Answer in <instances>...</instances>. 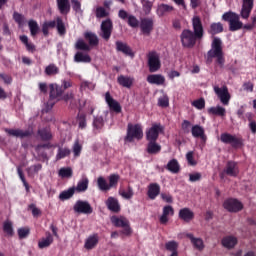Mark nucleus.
<instances>
[{
    "mask_svg": "<svg viewBox=\"0 0 256 256\" xmlns=\"http://www.w3.org/2000/svg\"><path fill=\"white\" fill-rule=\"evenodd\" d=\"M192 29H184L180 34V41L182 47L185 49H193L197 45V41H201L205 35V30L203 29V22L201 17L194 16L192 18Z\"/></svg>",
    "mask_w": 256,
    "mask_h": 256,
    "instance_id": "nucleus-1",
    "label": "nucleus"
},
{
    "mask_svg": "<svg viewBox=\"0 0 256 256\" xmlns=\"http://www.w3.org/2000/svg\"><path fill=\"white\" fill-rule=\"evenodd\" d=\"M212 59H216V63L220 67H224L225 55L223 54V42L219 38L213 39L211 49L207 52V61H212Z\"/></svg>",
    "mask_w": 256,
    "mask_h": 256,
    "instance_id": "nucleus-2",
    "label": "nucleus"
},
{
    "mask_svg": "<svg viewBox=\"0 0 256 256\" xmlns=\"http://www.w3.org/2000/svg\"><path fill=\"white\" fill-rule=\"evenodd\" d=\"M120 179L121 176H119V174H110L108 177V183L105 177L100 176L97 178V187L99 191H102V193H107L108 191H111V189H117Z\"/></svg>",
    "mask_w": 256,
    "mask_h": 256,
    "instance_id": "nucleus-3",
    "label": "nucleus"
},
{
    "mask_svg": "<svg viewBox=\"0 0 256 256\" xmlns=\"http://www.w3.org/2000/svg\"><path fill=\"white\" fill-rule=\"evenodd\" d=\"M135 139L137 141H141V139H143V126L141 124L129 123L124 141L126 143H133Z\"/></svg>",
    "mask_w": 256,
    "mask_h": 256,
    "instance_id": "nucleus-4",
    "label": "nucleus"
},
{
    "mask_svg": "<svg viewBox=\"0 0 256 256\" xmlns=\"http://www.w3.org/2000/svg\"><path fill=\"white\" fill-rule=\"evenodd\" d=\"M223 21H227L229 23V31L235 32L243 29V22H241L239 14L229 11L225 12L222 15Z\"/></svg>",
    "mask_w": 256,
    "mask_h": 256,
    "instance_id": "nucleus-5",
    "label": "nucleus"
},
{
    "mask_svg": "<svg viewBox=\"0 0 256 256\" xmlns=\"http://www.w3.org/2000/svg\"><path fill=\"white\" fill-rule=\"evenodd\" d=\"M147 65L150 73H157L161 69V56L157 51H150L147 54Z\"/></svg>",
    "mask_w": 256,
    "mask_h": 256,
    "instance_id": "nucleus-6",
    "label": "nucleus"
},
{
    "mask_svg": "<svg viewBox=\"0 0 256 256\" xmlns=\"http://www.w3.org/2000/svg\"><path fill=\"white\" fill-rule=\"evenodd\" d=\"M220 141L226 145H231L233 149L243 147V138H238L237 136L229 133H222L220 136Z\"/></svg>",
    "mask_w": 256,
    "mask_h": 256,
    "instance_id": "nucleus-7",
    "label": "nucleus"
},
{
    "mask_svg": "<svg viewBox=\"0 0 256 256\" xmlns=\"http://www.w3.org/2000/svg\"><path fill=\"white\" fill-rule=\"evenodd\" d=\"M74 213L78 215H91L93 213V207L86 200H77L73 206Z\"/></svg>",
    "mask_w": 256,
    "mask_h": 256,
    "instance_id": "nucleus-8",
    "label": "nucleus"
},
{
    "mask_svg": "<svg viewBox=\"0 0 256 256\" xmlns=\"http://www.w3.org/2000/svg\"><path fill=\"white\" fill-rule=\"evenodd\" d=\"M100 31V37H102L104 41H109L113 33V20H111V18L103 20L100 25Z\"/></svg>",
    "mask_w": 256,
    "mask_h": 256,
    "instance_id": "nucleus-9",
    "label": "nucleus"
},
{
    "mask_svg": "<svg viewBox=\"0 0 256 256\" xmlns=\"http://www.w3.org/2000/svg\"><path fill=\"white\" fill-rule=\"evenodd\" d=\"M165 131V127L161 123H154L146 131V141H157L159 139V134Z\"/></svg>",
    "mask_w": 256,
    "mask_h": 256,
    "instance_id": "nucleus-10",
    "label": "nucleus"
},
{
    "mask_svg": "<svg viewBox=\"0 0 256 256\" xmlns=\"http://www.w3.org/2000/svg\"><path fill=\"white\" fill-rule=\"evenodd\" d=\"M111 222L114 224V227H122L123 235L129 237L131 235V227L129 226V220L125 217L113 216Z\"/></svg>",
    "mask_w": 256,
    "mask_h": 256,
    "instance_id": "nucleus-11",
    "label": "nucleus"
},
{
    "mask_svg": "<svg viewBox=\"0 0 256 256\" xmlns=\"http://www.w3.org/2000/svg\"><path fill=\"white\" fill-rule=\"evenodd\" d=\"M223 207L229 213H239L243 209V203L235 198H230L224 201Z\"/></svg>",
    "mask_w": 256,
    "mask_h": 256,
    "instance_id": "nucleus-12",
    "label": "nucleus"
},
{
    "mask_svg": "<svg viewBox=\"0 0 256 256\" xmlns=\"http://www.w3.org/2000/svg\"><path fill=\"white\" fill-rule=\"evenodd\" d=\"M49 99L50 101H61V98L63 97V94L65 93V89H63V86H60L59 84H50L49 85Z\"/></svg>",
    "mask_w": 256,
    "mask_h": 256,
    "instance_id": "nucleus-13",
    "label": "nucleus"
},
{
    "mask_svg": "<svg viewBox=\"0 0 256 256\" xmlns=\"http://www.w3.org/2000/svg\"><path fill=\"white\" fill-rule=\"evenodd\" d=\"M214 91L216 95H218L223 105H229V101H231V94H229V89L227 88V86H224L222 88L215 86Z\"/></svg>",
    "mask_w": 256,
    "mask_h": 256,
    "instance_id": "nucleus-14",
    "label": "nucleus"
},
{
    "mask_svg": "<svg viewBox=\"0 0 256 256\" xmlns=\"http://www.w3.org/2000/svg\"><path fill=\"white\" fill-rule=\"evenodd\" d=\"M4 131L9 137H18L19 139H25V137H31V135H33L32 130L23 131L22 129L5 128Z\"/></svg>",
    "mask_w": 256,
    "mask_h": 256,
    "instance_id": "nucleus-15",
    "label": "nucleus"
},
{
    "mask_svg": "<svg viewBox=\"0 0 256 256\" xmlns=\"http://www.w3.org/2000/svg\"><path fill=\"white\" fill-rule=\"evenodd\" d=\"M192 136L195 139H201L203 145L207 143V135H205V129L201 125H194L191 129Z\"/></svg>",
    "mask_w": 256,
    "mask_h": 256,
    "instance_id": "nucleus-16",
    "label": "nucleus"
},
{
    "mask_svg": "<svg viewBox=\"0 0 256 256\" xmlns=\"http://www.w3.org/2000/svg\"><path fill=\"white\" fill-rule=\"evenodd\" d=\"M154 22L152 18H143L140 22L141 33L149 37L153 31Z\"/></svg>",
    "mask_w": 256,
    "mask_h": 256,
    "instance_id": "nucleus-17",
    "label": "nucleus"
},
{
    "mask_svg": "<svg viewBox=\"0 0 256 256\" xmlns=\"http://www.w3.org/2000/svg\"><path fill=\"white\" fill-rule=\"evenodd\" d=\"M224 173L228 175V177H238L239 164H237L235 161H228L224 168Z\"/></svg>",
    "mask_w": 256,
    "mask_h": 256,
    "instance_id": "nucleus-18",
    "label": "nucleus"
},
{
    "mask_svg": "<svg viewBox=\"0 0 256 256\" xmlns=\"http://www.w3.org/2000/svg\"><path fill=\"white\" fill-rule=\"evenodd\" d=\"M254 0H242V8L240 11V15L242 19H247L251 15V11H253Z\"/></svg>",
    "mask_w": 256,
    "mask_h": 256,
    "instance_id": "nucleus-19",
    "label": "nucleus"
},
{
    "mask_svg": "<svg viewBox=\"0 0 256 256\" xmlns=\"http://www.w3.org/2000/svg\"><path fill=\"white\" fill-rule=\"evenodd\" d=\"M116 51L118 53H123L126 55V57H135V53L133 52V49H131V46H128L127 43H124L122 41H116Z\"/></svg>",
    "mask_w": 256,
    "mask_h": 256,
    "instance_id": "nucleus-20",
    "label": "nucleus"
},
{
    "mask_svg": "<svg viewBox=\"0 0 256 256\" xmlns=\"http://www.w3.org/2000/svg\"><path fill=\"white\" fill-rule=\"evenodd\" d=\"M105 101L109 106V108L111 109V111H114V113H121L122 111L121 104H119L117 100L113 99L110 92L105 93Z\"/></svg>",
    "mask_w": 256,
    "mask_h": 256,
    "instance_id": "nucleus-21",
    "label": "nucleus"
},
{
    "mask_svg": "<svg viewBox=\"0 0 256 256\" xmlns=\"http://www.w3.org/2000/svg\"><path fill=\"white\" fill-rule=\"evenodd\" d=\"M169 215L171 217L175 215V210L173 209V206L171 205L164 206L162 215L159 218L161 225H167V223H169Z\"/></svg>",
    "mask_w": 256,
    "mask_h": 256,
    "instance_id": "nucleus-22",
    "label": "nucleus"
},
{
    "mask_svg": "<svg viewBox=\"0 0 256 256\" xmlns=\"http://www.w3.org/2000/svg\"><path fill=\"white\" fill-rule=\"evenodd\" d=\"M105 205L112 213H119V211H121L119 200L113 196L108 197V199L105 201Z\"/></svg>",
    "mask_w": 256,
    "mask_h": 256,
    "instance_id": "nucleus-23",
    "label": "nucleus"
},
{
    "mask_svg": "<svg viewBox=\"0 0 256 256\" xmlns=\"http://www.w3.org/2000/svg\"><path fill=\"white\" fill-rule=\"evenodd\" d=\"M161 193V186L158 183H150L148 186L147 196L152 201L157 199L158 195Z\"/></svg>",
    "mask_w": 256,
    "mask_h": 256,
    "instance_id": "nucleus-24",
    "label": "nucleus"
},
{
    "mask_svg": "<svg viewBox=\"0 0 256 256\" xmlns=\"http://www.w3.org/2000/svg\"><path fill=\"white\" fill-rule=\"evenodd\" d=\"M187 239H189L195 249L198 251H203L205 249V243L201 238H195L192 233H186Z\"/></svg>",
    "mask_w": 256,
    "mask_h": 256,
    "instance_id": "nucleus-25",
    "label": "nucleus"
},
{
    "mask_svg": "<svg viewBox=\"0 0 256 256\" xmlns=\"http://www.w3.org/2000/svg\"><path fill=\"white\" fill-rule=\"evenodd\" d=\"M179 219L185 221V223H189L195 219V213L189 208H182L179 211Z\"/></svg>",
    "mask_w": 256,
    "mask_h": 256,
    "instance_id": "nucleus-26",
    "label": "nucleus"
},
{
    "mask_svg": "<svg viewBox=\"0 0 256 256\" xmlns=\"http://www.w3.org/2000/svg\"><path fill=\"white\" fill-rule=\"evenodd\" d=\"M146 81L150 85H165V76L161 74H150L147 76Z\"/></svg>",
    "mask_w": 256,
    "mask_h": 256,
    "instance_id": "nucleus-27",
    "label": "nucleus"
},
{
    "mask_svg": "<svg viewBox=\"0 0 256 256\" xmlns=\"http://www.w3.org/2000/svg\"><path fill=\"white\" fill-rule=\"evenodd\" d=\"M96 245H99V234L90 235L84 244V247L87 251H91V249H95Z\"/></svg>",
    "mask_w": 256,
    "mask_h": 256,
    "instance_id": "nucleus-28",
    "label": "nucleus"
},
{
    "mask_svg": "<svg viewBox=\"0 0 256 256\" xmlns=\"http://www.w3.org/2000/svg\"><path fill=\"white\" fill-rule=\"evenodd\" d=\"M92 126L95 134L101 133V129L105 127V119L103 116H94Z\"/></svg>",
    "mask_w": 256,
    "mask_h": 256,
    "instance_id": "nucleus-29",
    "label": "nucleus"
},
{
    "mask_svg": "<svg viewBox=\"0 0 256 256\" xmlns=\"http://www.w3.org/2000/svg\"><path fill=\"white\" fill-rule=\"evenodd\" d=\"M146 151L149 155H158L161 153V145L157 141H148Z\"/></svg>",
    "mask_w": 256,
    "mask_h": 256,
    "instance_id": "nucleus-30",
    "label": "nucleus"
},
{
    "mask_svg": "<svg viewBox=\"0 0 256 256\" xmlns=\"http://www.w3.org/2000/svg\"><path fill=\"white\" fill-rule=\"evenodd\" d=\"M84 38L88 41L89 47H97V45H99V37H97V34L93 32H85Z\"/></svg>",
    "mask_w": 256,
    "mask_h": 256,
    "instance_id": "nucleus-31",
    "label": "nucleus"
},
{
    "mask_svg": "<svg viewBox=\"0 0 256 256\" xmlns=\"http://www.w3.org/2000/svg\"><path fill=\"white\" fill-rule=\"evenodd\" d=\"M19 39L21 43L25 45L26 51H28V53H35V51H37V46H35L33 42H29V37H27V35H21Z\"/></svg>",
    "mask_w": 256,
    "mask_h": 256,
    "instance_id": "nucleus-32",
    "label": "nucleus"
},
{
    "mask_svg": "<svg viewBox=\"0 0 256 256\" xmlns=\"http://www.w3.org/2000/svg\"><path fill=\"white\" fill-rule=\"evenodd\" d=\"M53 244V235H51V232H46V237L41 238V240L38 242L39 249H47V247L51 246Z\"/></svg>",
    "mask_w": 256,
    "mask_h": 256,
    "instance_id": "nucleus-33",
    "label": "nucleus"
},
{
    "mask_svg": "<svg viewBox=\"0 0 256 256\" xmlns=\"http://www.w3.org/2000/svg\"><path fill=\"white\" fill-rule=\"evenodd\" d=\"M223 23L221 22H213L210 24V27L208 29L209 35H219V33H223Z\"/></svg>",
    "mask_w": 256,
    "mask_h": 256,
    "instance_id": "nucleus-34",
    "label": "nucleus"
},
{
    "mask_svg": "<svg viewBox=\"0 0 256 256\" xmlns=\"http://www.w3.org/2000/svg\"><path fill=\"white\" fill-rule=\"evenodd\" d=\"M117 83L121 85V87H126V89H131L133 87V78L129 76L120 75L117 78Z\"/></svg>",
    "mask_w": 256,
    "mask_h": 256,
    "instance_id": "nucleus-35",
    "label": "nucleus"
},
{
    "mask_svg": "<svg viewBox=\"0 0 256 256\" xmlns=\"http://www.w3.org/2000/svg\"><path fill=\"white\" fill-rule=\"evenodd\" d=\"M89 189V178L83 177L78 181L77 186L75 187V191L77 193H85Z\"/></svg>",
    "mask_w": 256,
    "mask_h": 256,
    "instance_id": "nucleus-36",
    "label": "nucleus"
},
{
    "mask_svg": "<svg viewBox=\"0 0 256 256\" xmlns=\"http://www.w3.org/2000/svg\"><path fill=\"white\" fill-rule=\"evenodd\" d=\"M57 6L62 15L71 11V4L69 3V0H57Z\"/></svg>",
    "mask_w": 256,
    "mask_h": 256,
    "instance_id": "nucleus-37",
    "label": "nucleus"
},
{
    "mask_svg": "<svg viewBox=\"0 0 256 256\" xmlns=\"http://www.w3.org/2000/svg\"><path fill=\"white\" fill-rule=\"evenodd\" d=\"M118 195H120V197H122L123 199L129 200L133 199V195H135V192H133V187H131V185H128L126 191L123 187H120L118 190Z\"/></svg>",
    "mask_w": 256,
    "mask_h": 256,
    "instance_id": "nucleus-38",
    "label": "nucleus"
},
{
    "mask_svg": "<svg viewBox=\"0 0 256 256\" xmlns=\"http://www.w3.org/2000/svg\"><path fill=\"white\" fill-rule=\"evenodd\" d=\"M37 133L41 141H51L53 139V134L49 128L38 129Z\"/></svg>",
    "mask_w": 256,
    "mask_h": 256,
    "instance_id": "nucleus-39",
    "label": "nucleus"
},
{
    "mask_svg": "<svg viewBox=\"0 0 256 256\" xmlns=\"http://www.w3.org/2000/svg\"><path fill=\"white\" fill-rule=\"evenodd\" d=\"M166 169L167 171H170V173L177 174L181 171V166L179 165V161H177V159H172L166 165Z\"/></svg>",
    "mask_w": 256,
    "mask_h": 256,
    "instance_id": "nucleus-40",
    "label": "nucleus"
},
{
    "mask_svg": "<svg viewBox=\"0 0 256 256\" xmlns=\"http://www.w3.org/2000/svg\"><path fill=\"white\" fill-rule=\"evenodd\" d=\"M74 61L75 63H91V56L79 51L74 55Z\"/></svg>",
    "mask_w": 256,
    "mask_h": 256,
    "instance_id": "nucleus-41",
    "label": "nucleus"
},
{
    "mask_svg": "<svg viewBox=\"0 0 256 256\" xmlns=\"http://www.w3.org/2000/svg\"><path fill=\"white\" fill-rule=\"evenodd\" d=\"M223 247L226 249H233L237 245V238L235 236H227L222 239Z\"/></svg>",
    "mask_w": 256,
    "mask_h": 256,
    "instance_id": "nucleus-42",
    "label": "nucleus"
},
{
    "mask_svg": "<svg viewBox=\"0 0 256 256\" xmlns=\"http://www.w3.org/2000/svg\"><path fill=\"white\" fill-rule=\"evenodd\" d=\"M28 27L30 30L31 37H37V35L39 34V31H40L39 24L37 23V21H35L33 19L29 20Z\"/></svg>",
    "mask_w": 256,
    "mask_h": 256,
    "instance_id": "nucleus-43",
    "label": "nucleus"
},
{
    "mask_svg": "<svg viewBox=\"0 0 256 256\" xmlns=\"http://www.w3.org/2000/svg\"><path fill=\"white\" fill-rule=\"evenodd\" d=\"M3 232L7 235V237H13V235H15V230L13 229V222H11L10 220L4 221Z\"/></svg>",
    "mask_w": 256,
    "mask_h": 256,
    "instance_id": "nucleus-44",
    "label": "nucleus"
},
{
    "mask_svg": "<svg viewBox=\"0 0 256 256\" xmlns=\"http://www.w3.org/2000/svg\"><path fill=\"white\" fill-rule=\"evenodd\" d=\"M71 155V149L65 147L58 146V152L56 154V161H61V159H65V157H69Z\"/></svg>",
    "mask_w": 256,
    "mask_h": 256,
    "instance_id": "nucleus-45",
    "label": "nucleus"
},
{
    "mask_svg": "<svg viewBox=\"0 0 256 256\" xmlns=\"http://www.w3.org/2000/svg\"><path fill=\"white\" fill-rule=\"evenodd\" d=\"M61 101H65V103H69L70 106L75 107L77 105V102H75V93L73 91L67 92L66 94H62Z\"/></svg>",
    "mask_w": 256,
    "mask_h": 256,
    "instance_id": "nucleus-46",
    "label": "nucleus"
},
{
    "mask_svg": "<svg viewBox=\"0 0 256 256\" xmlns=\"http://www.w3.org/2000/svg\"><path fill=\"white\" fill-rule=\"evenodd\" d=\"M75 195V187H70L68 190H64L59 194L60 201H67V199H71Z\"/></svg>",
    "mask_w": 256,
    "mask_h": 256,
    "instance_id": "nucleus-47",
    "label": "nucleus"
},
{
    "mask_svg": "<svg viewBox=\"0 0 256 256\" xmlns=\"http://www.w3.org/2000/svg\"><path fill=\"white\" fill-rule=\"evenodd\" d=\"M174 9L175 8L171 5L161 4L158 6L157 15H159V17H163L166 13H171V11H174Z\"/></svg>",
    "mask_w": 256,
    "mask_h": 256,
    "instance_id": "nucleus-48",
    "label": "nucleus"
},
{
    "mask_svg": "<svg viewBox=\"0 0 256 256\" xmlns=\"http://www.w3.org/2000/svg\"><path fill=\"white\" fill-rule=\"evenodd\" d=\"M75 49H77V51L89 52L91 51V46H89V44H87L85 40L80 38L75 43Z\"/></svg>",
    "mask_w": 256,
    "mask_h": 256,
    "instance_id": "nucleus-49",
    "label": "nucleus"
},
{
    "mask_svg": "<svg viewBox=\"0 0 256 256\" xmlns=\"http://www.w3.org/2000/svg\"><path fill=\"white\" fill-rule=\"evenodd\" d=\"M208 113L210 115H218V117H225V114L227 113V111L225 110V108L221 106H217V107H210L208 109Z\"/></svg>",
    "mask_w": 256,
    "mask_h": 256,
    "instance_id": "nucleus-50",
    "label": "nucleus"
},
{
    "mask_svg": "<svg viewBox=\"0 0 256 256\" xmlns=\"http://www.w3.org/2000/svg\"><path fill=\"white\" fill-rule=\"evenodd\" d=\"M56 28L58 31V35H66L67 28L65 27V22H63V19L61 17L56 18Z\"/></svg>",
    "mask_w": 256,
    "mask_h": 256,
    "instance_id": "nucleus-51",
    "label": "nucleus"
},
{
    "mask_svg": "<svg viewBox=\"0 0 256 256\" xmlns=\"http://www.w3.org/2000/svg\"><path fill=\"white\" fill-rule=\"evenodd\" d=\"M44 72L46 75H48V77H51L53 75H59V67L52 63L46 66Z\"/></svg>",
    "mask_w": 256,
    "mask_h": 256,
    "instance_id": "nucleus-52",
    "label": "nucleus"
},
{
    "mask_svg": "<svg viewBox=\"0 0 256 256\" xmlns=\"http://www.w3.org/2000/svg\"><path fill=\"white\" fill-rule=\"evenodd\" d=\"M95 15L97 19H105L109 17V12L102 6L96 8Z\"/></svg>",
    "mask_w": 256,
    "mask_h": 256,
    "instance_id": "nucleus-53",
    "label": "nucleus"
},
{
    "mask_svg": "<svg viewBox=\"0 0 256 256\" xmlns=\"http://www.w3.org/2000/svg\"><path fill=\"white\" fill-rule=\"evenodd\" d=\"M72 151L74 153V157H81V151H83V145L79 143V140H75L72 146Z\"/></svg>",
    "mask_w": 256,
    "mask_h": 256,
    "instance_id": "nucleus-54",
    "label": "nucleus"
},
{
    "mask_svg": "<svg viewBox=\"0 0 256 256\" xmlns=\"http://www.w3.org/2000/svg\"><path fill=\"white\" fill-rule=\"evenodd\" d=\"M59 176L62 177L63 179L67 178H71L73 177V169L67 167V168H61L59 170Z\"/></svg>",
    "mask_w": 256,
    "mask_h": 256,
    "instance_id": "nucleus-55",
    "label": "nucleus"
},
{
    "mask_svg": "<svg viewBox=\"0 0 256 256\" xmlns=\"http://www.w3.org/2000/svg\"><path fill=\"white\" fill-rule=\"evenodd\" d=\"M141 3L145 15H149L151 13V9H153V2L149 0H142Z\"/></svg>",
    "mask_w": 256,
    "mask_h": 256,
    "instance_id": "nucleus-56",
    "label": "nucleus"
},
{
    "mask_svg": "<svg viewBox=\"0 0 256 256\" xmlns=\"http://www.w3.org/2000/svg\"><path fill=\"white\" fill-rule=\"evenodd\" d=\"M42 169H43V165L35 164V165L28 167L26 169V171H27L29 177H31V175H33L34 173H37L38 171H41Z\"/></svg>",
    "mask_w": 256,
    "mask_h": 256,
    "instance_id": "nucleus-57",
    "label": "nucleus"
},
{
    "mask_svg": "<svg viewBox=\"0 0 256 256\" xmlns=\"http://www.w3.org/2000/svg\"><path fill=\"white\" fill-rule=\"evenodd\" d=\"M127 24L129 27H132V29H137V27H139V20L134 15H130L128 17Z\"/></svg>",
    "mask_w": 256,
    "mask_h": 256,
    "instance_id": "nucleus-58",
    "label": "nucleus"
},
{
    "mask_svg": "<svg viewBox=\"0 0 256 256\" xmlns=\"http://www.w3.org/2000/svg\"><path fill=\"white\" fill-rule=\"evenodd\" d=\"M30 233L31 229H29V227H23L18 229L19 239H26V237H29Z\"/></svg>",
    "mask_w": 256,
    "mask_h": 256,
    "instance_id": "nucleus-59",
    "label": "nucleus"
},
{
    "mask_svg": "<svg viewBox=\"0 0 256 256\" xmlns=\"http://www.w3.org/2000/svg\"><path fill=\"white\" fill-rule=\"evenodd\" d=\"M78 125L80 129H85L87 127V116L85 114H78Z\"/></svg>",
    "mask_w": 256,
    "mask_h": 256,
    "instance_id": "nucleus-60",
    "label": "nucleus"
},
{
    "mask_svg": "<svg viewBox=\"0 0 256 256\" xmlns=\"http://www.w3.org/2000/svg\"><path fill=\"white\" fill-rule=\"evenodd\" d=\"M166 250L172 253H177L178 244L175 241H169L165 244Z\"/></svg>",
    "mask_w": 256,
    "mask_h": 256,
    "instance_id": "nucleus-61",
    "label": "nucleus"
},
{
    "mask_svg": "<svg viewBox=\"0 0 256 256\" xmlns=\"http://www.w3.org/2000/svg\"><path fill=\"white\" fill-rule=\"evenodd\" d=\"M28 211L32 212L33 217H39L41 215V209L37 208V205L33 203L28 205Z\"/></svg>",
    "mask_w": 256,
    "mask_h": 256,
    "instance_id": "nucleus-62",
    "label": "nucleus"
},
{
    "mask_svg": "<svg viewBox=\"0 0 256 256\" xmlns=\"http://www.w3.org/2000/svg\"><path fill=\"white\" fill-rule=\"evenodd\" d=\"M73 11L83 15V10L81 9V2L79 0H71Z\"/></svg>",
    "mask_w": 256,
    "mask_h": 256,
    "instance_id": "nucleus-63",
    "label": "nucleus"
},
{
    "mask_svg": "<svg viewBox=\"0 0 256 256\" xmlns=\"http://www.w3.org/2000/svg\"><path fill=\"white\" fill-rule=\"evenodd\" d=\"M192 106L195 107L196 109H199L201 111V109H205V99L200 98L198 100H194L192 102Z\"/></svg>",
    "mask_w": 256,
    "mask_h": 256,
    "instance_id": "nucleus-64",
    "label": "nucleus"
}]
</instances>
